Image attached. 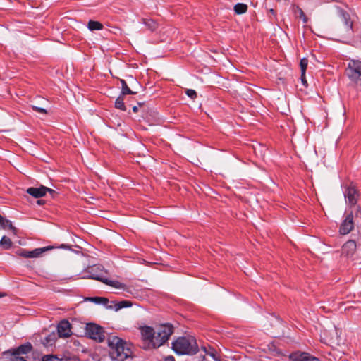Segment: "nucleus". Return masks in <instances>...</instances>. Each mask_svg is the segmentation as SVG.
<instances>
[{"instance_id": "nucleus-22", "label": "nucleus", "mask_w": 361, "mask_h": 361, "mask_svg": "<svg viewBox=\"0 0 361 361\" xmlns=\"http://www.w3.org/2000/svg\"><path fill=\"white\" fill-rule=\"evenodd\" d=\"M142 21L150 31H154L158 27V23L152 19H142Z\"/></svg>"}, {"instance_id": "nucleus-26", "label": "nucleus", "mask_w": 361, "mask_h": 361, "mask_svg": "<svg viewBox=\"0 0 361 361\" xmlns=\"http://www.w3.org/2000/svg\"><path fill=\"white\" fill-rule=\"evenodd\" d=\"M42 343L45 346H51L55 343V335L50 334L44 338Z\"/></svg>"}, {"instance_id": "nucleus-32", "label": "nucleus", "mask_w": 361, "mask_h": 361, "mask_svg": "<svg viewBox=\"0 0 361 361\" xmlns=\"http://www.w3.org/2000/svg\"><path fill=\"white\" fill-rule=\"evenodd\" d=\"M32 109L38 112V113H40V114H47V111L44 108H42V107H38L37 106H35V105H32L31 106Z\"/></svg>"}, {"instance_id": "nucleus-33", "label": "nucleus", "mask_w": 361, "mask_h": 361, "mask_svg": "<svg viewBox=\"0 0 361 361\" xmlns=\"http://www.w3.org/2000/svg\"><path fill=\"white\" fill-rule=\"evenodd\" d=\"M355 218H361V207L360 206H357L355 211Z\"/></svg>"}, {"instance_id": "nucleus-34", "label": "nucleus", "mask_w": 361, "mask_h": 361, "mask_svg": "<svg viewBox=\"0 0 361 361\" xmlns=\"http://www.w3.org/2000/svg\"><path fill=\"white\" fill-rule=\"evenodd\" d=\"M13 358L12 361H27L26 359L20 355H13Z\"/></svg>"}, {"instance_id": "nucleus-5", "label": "nucleus", "mask_w": 361, "mask_h": 361, "mask_svg": "<svg viewBox=\"0 0 361 361\" xmlns=\"http://www.w3.org/2000/svg\"><path fill=\"white\" fill-rule=\"evenodd\" d=\"M335 11L345 26L346 36L348 37H352L354 32L353 21L351 20L349 13L338 6H335Z\"/></svg>"}, {"instance_id": "nucleus-36", "label": "nucleus", "mask_w": 361, "mask_h": 361, "mask_svg": "<svg viewBox=\"0 0 361 361\" xmlns=\"http://www.w3.org/2000/svg\"><path fill=\"white\" fill-rule=\"evenodd\" d=\"M301 81H302V84L304 85L305 87L307 86V80H306L305 75H302V73H301Z\"/></svg>"}, {"instance_id": "nucleus-12", "label": "nucleus", "mask_w": 361, "mask_h": 361, "mask_svg": "<svg viewBox=\"0 0 361 361\" xmlns=\"http://www.w3.org/2000/svg\"><path fill=\"white\" fill-rule=\"evenodd\" d=\"M57 331L60 338H68L72 334L71 324L66 319L61 321L57 326Z\"/></svg>"}, {"instance_id": "nucleus-10", "label": "nucleus", "mask_w": 361, "mask_h": 361, "mask_svg": "<svg viewBox=\"0 0 361 361\" xmlns=\"http://www.w3.org/2000/svg\"><path fill=\"white\" fill-rule=\"evenodd\" d=\"M354 221H353V212H350L348 214L343 222L341 223L339 228V232L342 235H346L353 231L354 228Z\"/></svg>"}, {"instance_id": "nucleus-15", "label": "nucleus", "mask_w": 361, "mask_h": 361, "mask_svg": "<svg viewBox=\"0 0 361 361\" xmlns=\"http://www.w3.org/2000/svg\"><path fill=\"white\" fill-rule=\"evenodd\" d=\"M47 190V187L41 185L39 188L31 187L27 189V192L35 198L44 197Z\"/></svg>"}, {"instance_id": "nucleus-3", "label": "nucleus", "mask_w": 361, "mask_h": 361, "mask_svg": "<svg viewBox=\"0 0 361 361\" xmlns=\"http://www.w3.org/2000/svg\"><path fill=\"white\" fill-rule=\"evenodd\" d=\"M155 339L154 340V348H159L165 343L173 333V326L170 324L160 325L155 331Z\"/></svg>"}, {"instance_id": "nucleus-6", "label": "nucleus", "mask_w": 361, "mask_h": 361, "mask_svg": "<svg viewBox=\"0 0 361 361\" xmlns=\"http://www.w3.org/2000/svg\"><path fill=\"white\" fill-rule=\"evenodd\" d=\"M54 248V246H47L44 247L36 248L32 251L20 248L16 251V254L24 258H36L40 257L41 255L46 251L51 250Z\"/></svg>"}, {"instance_id": "nucleus-42", "label": "nucleus", "mask_w": 361, "mask_h": 361, "mask_svg": "<svg viewBox=\"0 0 361 361\" xmlns=\"http://www.w3.org/2000/svg\"><path fill=\"white\" fill-rule=\"evenodd\" d=\"M131 80H133V82H134L135 83H137V81L134 79L133 77H130Z\"/></svg>"}, {"instance_id": "nucleus-8", "label": "nucleus", "mask_w": 361, "mask_h": 361, "mask_svg": "<svg viewBox=\"0 0 361 361\" xmlns=\"http://www.w3.org/2000/svg\"><path fill=\"white\" fill-rule=\"evenodd\" d=\"M344 197L346 202L350 206H355L357 204L359 194L357 190L354 185H348L345 188Z\"/></svg>"}, {"instance_id": "nucleus-2", "label": "nucleus", "mask_w": 361, "mask_h": 361, "mask_svg": "<svg viewBox=\"0 0 361 361\" xmlns=\"http://www.w3.org/2000/svg\"><path fill=\"white\" fill-rule=\"evenodd\" d=\"M109 346L110 347V355L113 359L123 360L126 358L130 349L126 347V343L117 336H111L108 339Z\"/></svg>"}, {"instance_id": "nucleus-14", "label": "nucleus", "mask_w": 361, "mask_h": 361, "mask_svg": "<svg viewBox=\"0 0 361 361\" xmlns=\"http://www.w3.org/2000/svg\"><path fill=\"white\" fill-rule=\"evenodd\" d=\"M356 243L355 240H348L342 247V254L347 257L352 256L356 250Z\"/></svg>"}, {"instance_id": "nucleus-28", "label": "nucleus", "mask_w": 361, "mask_h": 361, "mask_svg": "<svg viewBox=\"0 0 361 361\" xmlns=\"http://www.w3.org/2000/svg\"><path fill=\"white\" fill-rule=\"evenodd\" d=\"M41 361H61V360L54 355H45L42 357Z\"/></svg>"}, {"instance_id": "nucleus-25", "label": "nucleus", "mask_w": 361, "mask_h": 361, "mask_svg": "<svg viewBox=\"0 0 361 361\" xmlns=\"http://www.w3.org/2000/svg\"><path fill=\"white\" fill-rule=\"evenodd\" d=\"M115 107L116 109H118L121 111H126V107L125 106V104H124V98H123V95H120L116 99V102H115Z\"/></svg>"}, {"instance_id": "nucleus-31", "label": "nucleus", "mask_w": 361, "mask_h": 361, "mask_svg": "<svg viewBox=\"0 0 361 361\" xmlns=\"http://www.w3.org/2000/svg\"><path fill=\"white\" fill-rule=\"evenodd\" d=\"M185 93L191 99H195L197 97V92L194 90L188 89Z\"/></svg>"}, {"instance_id": "nucleus-19", "label": "nucleus", "mask_w": 361, "mask_h": 361, "mask_svg": "<svg viewBox=\"0 0 361 361\" xmlns=\"http://www.w3.org/2000/svg\"><path fill=\"white\" fill-rule=\"evenodd\" d=\"M120 83L121 85V95H126V94H136L137 92L133 91L130 89L128 87L126 81L123 79H120Z\"/></svg>"}, {"instance_id": "nucleus-11", "label": "nucleus", "mask_w": 361, "mask_h": 361, "mask_svg": "<svg viewBox=\"0 0 361 361\" xmlns=\"http://www.w3.org/2000/svg\"><path fill=\"white\" fill-rule=\"evenodd\" d=\"M142 338L149 343L154 348V340L155 339V330L149 326H143L140 328Z\"/></svg>"}, {"instance_id": "nucleus-39", "label": "nucleus", "mask_w": 361, "mask_h": 361, "mask_svg": "<svg viewBox=\"0 0 361 361\" xmlns=\"http://www.w3.org/2000/svg\"><path fill=\"white\" fill-rule=\"evenodd\" d=\"M269 12H270L271 13H272L273 15H275V14H276V11H275L274 9H272V8L269 10Z\"/></svg>"}, {"instance_id": "nucleus-21", "label": "nucleus", "mask_w": 361, "mask_h": 361, "mask_svg": "<svg viewBox=\"0 0 361 361\" xmlns=\"http://www.w3.org/2000/svg\"><path fill=\"white\" fill-rule=\"evenodd\" d=\"M113 305V310L118 311L124 307H129L132 306V302L128 300H122L118 302L115 303Z\"/></svg>"}, {"instance_id": "nucleus-35", "label": "nucleus", "mask_w": 361, "mask_h": 361, "mask_svg": "<svg viewBox=\"0 0 361 361\" xmlns=\"http://www.w3.org/2000/svg\"><path fill=\"white\" fill-rule=\"evenodd\" d=\"M161 361H175V358L172 355H168L164 357Z\"/></svg>"}, {"instance_id": "nucleus-27", "label": "nucleus", "mask_w": 361, "mask_h": 361, "mask_svg": "<svg viewBox=\"0 0 361 361\" xmlns=\"http://www.w3.org/2000/svg\"><path fill=\"white\" fill-rule=\"evenodd\" d=\"M307 65H308V59L307 58H302L300 59V66L301 73H302V75H305Z\"/></svg>"}, {"instance_id": "nucleus-13", "label": "nucleus", "mask_w": 361, "mask_h": 361, "mask_svg": "<svg viewBox=\"0 0 361 361\" xmlns=\"http://www.w3.org/2000/svg\"><path fill=\"white\" fill-rule=\"evenodd\" d=\"M32 350V345L30 342H27L23 345H20L18 348H11L7 351V353L11 355H20L27 354Z\"/></svg>"}, {"instance_id": "nucleus-1", "label": "nucleus", "mask_w": 361, "mask_h": 361, "mask_svg": "<svg viewBox=\"0 0 361 361\" xmlns=\"http://www.w3.org/2000/svg\"><path fill=\"white\" fill-rule=\"evenodd\" d=\"M172 349L178 355H192L197 353L198 345L192 336H183L173 342Z\"/></svg>"}, {"instance_id": "nucleus-40", "label": "nucleus", "mask_w": 361, "mask_h": 361, "mask_svg": "<svg viewBox=\"0 0 361 361\" xmlns=\"http://www.w3.org/2000/svg\"><path fill=\"white\" fill-rule=\"evenodd\" d=\"M37 202L38 204H42L44 202V201L42 200H37Z\"/></svg>"}, {"instance_id": "nucleus-23", "label": "nucleus", "mask_w": 361, "mask_h": 361, "mask_svg": "<svg viewBox=\"0 0 361 361\" xmlns=\"http://www.w3.org/2000/svg\"><path fill=\"white\" fill-rule=\"evenodd\" d=\"M87 27L90 30L94 31V30H100L103 28V25L99 23V21H94L90 20L88 22Z\"/></svg>"}, {"instance_id": "nucleus-7", "label": "nucleus", "mask_w": 361, "mask_h": 361, "mask_svg": "<svg viewBox=\"0 0 361 361\" xmlns=\"http://www.w3.org/2000/svg\"><path fill=\"white\" fill-rule=\"evenodd\" d=\"M88 275L84 276V279H94L103 282L106 277V272L102 269L100 265H94L87 269Z\"/></svg>"}, {"instance_id": "nucleus-18", "label": "nucleus", "mask_w": 361, "mask_h": 361, "mask_svg": "<svg viewBox=\"0 0 361 361\" xmlns=\"http://www.w3.org/2000/svg\"><path fill=\"white\" fill-rule=\"evenodd\" d=\"M102 283H104L106 285H109L110 286L114 287L116 288H122L125 290H127L128 292H130L128 290V288H127L124 284L120 283L118 281L109 280L108 279H106V277H105V279H104Z\"/></svg>"}, {"instance_id": "nucleus-29", "label": "nucleus", "mask_w": 361, "mask_h": 361, "mask_svg": "<svg viewBox=\"0 0 361 361\" xmlns=\"http://www.w3.org/2000/svg\"><path fill=\"white\" fill-rule=\"evenodd\" d=\"M295 13H299V16L300 18L302 19V21L306 23H307L308 21V18L307 17L305 16L304 11H302V8H300L299 6H297L296 8H295Z\"/></svg>"}, {"instance_id": "nucleus-37", "label": "nucleus", "mask_w": 361, "mask_h": 361, "mask_svg": "<svg viewBox=\"0 0 361 361\" xmlns=\"http://www.w3.org/2000/svg\"><path fill=\"white\" fill-rule=\"evenodd\" d=\"M47 192H49L51 195V196H54V195L56 194L55 190H54L53 189L49 188H47Z\"/></svg>"}, {"instance_id": "nucleus-24", "label": "nucleus", "mask_w": 361, "mask_h": 361, "mask_svg": "<svg viewBox=\"0 0 361 361\" xmlns=\"http://www.w3.org/2000/svg\"><path fill=\"white\" fill-rule=\"evenodd\" d=\"M247 10V6L243 3H238L234 6V11L236 14L245 13Z\"/></svg>"}, {"instance_id": "nucleus-4", "label": "nucleus", "mask_w": 361, "mask_h": 361, "mask_svg": "<svg viewBox=\"0 0 361 361\" xmlns=\"http://www.w3.org/2000/svg\"><path fill=\"white\" fill-rule=\"evenodd\" d=\"M85 334L88 338L98 342H102L105 339V331L104 329L94 323L86 324Z\"/></svg>"}, {"instance_id": "nucleus-9", "label": "nucleus", "mask_w": 361, "mask_h": 361, "mask_svg": "<svg viewBox=\"0 0 361 361\" xmlns=\"http://www.w3.org/2000/svg\"><path fill=\"white\" fill-rule=\"evenodd\" d=\"M347 73L352 80L357 82V79L361 76V61H352L350 62Z\"/></svg>"}, {"instance_id": "nucleus-41", "label": "nucleus", "mask_w": 361, "mask_h": 361, "mask_svg": "<svg viewBox=\"0 0 361 361\" xmlns=\"http://www.w3.org/2000/svg\"><path fill=\"white\" fill-rule=\"evenodd\" d=\"M59 247H61V248H66L68 247L67 245H66L65 244H61V246Z\"/></svg>"}, {"instance_id": "nucleus-30", "label": "nucleus", "mask_w": 361, "mask_h": 361, "mask_svg": "<svg viewBox=\"0 0 361 361\" xmlns=\"http://www.w3.org/2000/svg\"><path fill=\"white\" fill-rule=\"evenodd\" d=\"M61 361H79V359L76 356L64 355L60 358Z\"/></svg>"}, {"instance_id": "nucleus-16", "label": "nucleus", "mask_w": 361, "mask_h": 361, "mask_svg": "<svg viewBox=\"0 0 361 361\" xmlns=\"http://www.w3.org/2000/svg\"><path fill=\"white\" fill-rule=\"evenodd\" d=\"M87 301L92 302L95 304L103 305L106 309L113 310V305H109V299L104 297H89L85 299Z\"/></svg>"}, {"instance_id": "nucleus-17", "label": "nucleus", "mask_w": 361, "mask_h": 361, "mask_svg": "<svg viewBox=\"0 0 361 361\" xmlns=\"http://www.w3.org/2000/svg\"><path fill=\"white\" fill-rule=\"evenodd\" d=\"M7 227L12 231L14 235L17 234V228L13 226L12 222L10 220L4 218L0 214V228L2 229H6Z\"/></svg>"}, {"instance_id": "nucleus-20", "label": "nucleus", "mask_w": 361, "mask_h": 361, "mask_svg": "<svg viewBox=\"0 0 361 361\" xmlns=\"http://www.w3.org/2000/svg\"><path fill=\"white\" fill-rule=\"evenodd\" d=\"M12 245L13 243L8 237L4 235L1 238L0 240V246L4 250H8L11 248Z\"/></svg>"}, {"instance_id": "nucleus-43", "label": "nucleus", "mask_w": 361, "mask_h": 361, "mask_svg": "<svg viewBox=\"0 0 361 361\" xmlns=\"http://www.w3.org/2000/svg\"><path fill=\"white\" fill-rule=\"evenodd\" d=\"M4 295L0 293V298H1Z\"/></svg>"}, {"instance_id": "nucleus-38", "label": "nucleus", "mask_w": 361, "mask_h": 361, "mask_svg": "<svg viewBox=\"0 0 361 361\" xmlns=\"http://www.w3.org/2000/svg\"><path fill=\"white\" fill-rule=\"evenodd\" d=\"M133 112L137 113L138 111V107L136 106H133Z\"/></svg>"}]
</instances>
